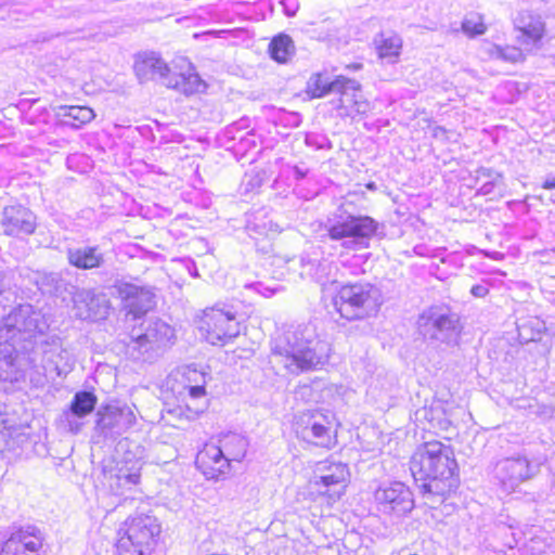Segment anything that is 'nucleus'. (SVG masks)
Returning <instances> with one entry per match:
<instances>
[{
	"label": "nucleus",
	"instance_id": "nucleus-17",
	"mask_svg": "<svg viewBox=\"0 0 555 555\" xmlns=\"http://www.w3.org/2000/svg\"><path fill=\"white\" fill-rule=\"evenodd\" d=\"M317 414H320L322 420L311 425V433L314 439L313 443L320 448L331 449L337 444L336 429L333 428L332 420L327 414L320 413L318 410H309L307 412L310 418L315 417Z\"/></svg>",
	"mask_w": 555,
	"mask_h": 555
},
{
	"label": "nucleus",
	"instance_id": "nucleus-3",
	"mask_svg": "<svg viewBox=\"0 0 555 555\" xmlns=\"http://www.w3.org/2000/svg\"><path fill=\"white\" fill-rule=\"evenodd\" d=\"M332 305L343 320L353 322L375 315L380 308V299L373 284L349 282L335 291Z\"/></svg>",
	"mask_w": 555,
	"mask_h": 555
},
{
	"label": "nucleus",
	"instance_id": "nucleus-7",
	"mask_svg": "<svg viewBox=\"0 0 555 555\" xmlns=\"http://www.w3.org/2000/svg\"><path fill=\"white\" fill-rule=\"evenodd\" d=\"M234 442L235 441H225L223 446L212 441L206 442L196 454V468L207 479H224L230 473L231 462H240L245 456L244 450L233 452L229 449Z\"/></svg>",
	"mask_w": 555,
	"mask_h": 555
},
{
	"label": "nucleus",
	"instance_id": "nucleus-34",
	"mask_svg": "<svg viewBox=\"0 0 555 555\" xmlns=\"http://www.w3.org/2000/svg\"><path fill=\"white\" fill-rule=\"evenodd\" d=\"M299 388H300V390H302V391H306V390H309L310 392L312 391V388H311V386H309V385H301Z\"/></svg>",
	"mask_w": 555,
	"mask_h": 555
},
{
	"label": "nucleus",
	"instance_id": "nucleus-8",
	"mask_svg": "<svg viewBox=\"0 0 555 555\" xmlns=\"http://www.w3.org/2000/svg\"><path fill=\"white\" fill-rule=\"evenodd\" d=\"M164 85L167 89L185 96L203 93L207 88V83L198 75L195 65L186 56H176L172 60Z\"/></svg>",
	"mask_w": 555,
	"mask_h": 555
},
{
	"label": "nucleus",
	"instance_id": "nucleus-29",
	"mask_svg": "<svg viewBox=\"0 0 555 555\" xmlns=\"http://www.w3.org/2000/svg\"><path fill=\"white\" fill-rule=\"evenodd\" d=\"M470 294L474 297L483 298V297L489 295V288L487 286H483V285H480V284H476V285L472 286Z\"/></svg>",
	"mask_w": 555,
	"mask_h": 555
},
{
	"label": "nucleus",
	"instance_id": "nucleus-1",
	"mask_svg": "<svg viewBox=\"0 0 555 555\" xmlns=\"http://www.w3.org/2000/svg\"><path fill=\"white\" fill-rule=\"evenodd\" d=\"M409 469L422 494L439 503L454 495L461 485L454 452L439 440L417 446L409 460Z\"/></svg>",
	"mask_w": 555,
	"mask_h": 555
},
{
	"label": "nucleus",
	"instance_id": "nucleus-6",
	"mask_svg": "<svg viewBox=\"0 0 555 555\" xmlns=\"http://www.w3.org/2000/svg\"><path fill=\"white\" fill-rule=\"evenodd\" d=\"M195 322L199 334L210 345L224 346L242 331L236 313L217 305L203 309Z\"/></svg>",
	"mask_w": 555,
	"mask_h": 555
},
{
	"label": "nucleus",
	"instance_id": "nucleus-2",
	"mask_svg": "<svg viewBox=\"0 0 555 555\" xmlns=\"http://www.w3.org/2000/svg\"><path fill=\"white\" fill-rule=\"evenodd\" d=\"M332 93L338 95L337 107L345 113H360L367 104L359 81L344 75L333 79L325 72L312 73L306 81L304 94L307 100L325 98Z\"/></svg>",
	"mask_w": 555,
	"mask_h": 555
},
{
	"label": "nucleus",
	"instance_id": "nucleus-23",
	"mask_svg": "<svg viewBox=\"0 0 555 555\" xmlns=\"http://www.w3.org/2000/svg\"><path fill=\"white\" fill-rule=\"evenodd\" d=\"M61 111L63 122L72 128H80L95 118L93 108L87 105H65Z\"/></svg>",
	"mask_w": 555,
	"mask_h": 555
},
{
	"label": "nucleus",
	"instance_id": "nucleus-31",
	"mask_svg": "<svg viewBox=\"0 0 555 555\" xmlns=\"http://www.w3.org/2000/svg\"><path fill=\"white\" fill-rule=\"evenodd\" d=\"M134 341L141 347L143 345H145L146 343H149V336L146 334H142V335H139L138 337L134 338Z\"/></svg>",
	"mask_w": 555,
	"mask_h": 555
},
{
	"label": "nucleus",
	"instance_id": "nucleus-19",
	"mask_svg": "<svg viewBox=\"0 0 555 555\" xmlns=\"http://www.w3.org/2000/svg\"><path fill=\"white\" fill-rule=\"evenodd\" d=\"M403 41L395 33H380L374 41V49L379 60L388 63L399 61L402 51Z\"/></svg>",
	"mask_w": 555,
	"mask_h": 555
},
{
	"label": "nucleus",
	"instance_id": "nucleus-20",
	"mask_svg": "<svg viewBox=\"0 0 555 555\" xmlns=\"http://www.w3.org/2000/svg\"><path fill=\"white\" fill-rule=\"evenodd\" d=\"M208 373L193 366H186L182 372V379L188 395L192 399H199L207 396Z\"/></svg>",
	"mask_w": 555,
	"mask_h": 555
},
{
	"label": "nucleus",
	"instance_id": "nucleus-33",
	"mask_svg": "<svg viewBox=\"0 0 555 555\" xmlns=\"http://www.w3.org/2000/svg\"><path fill=\"white\" fill-rule=\"evenodd\" d=\"M365 186H366V189H369V190H371V191L376 190V185H375V183H374V182H369V183H366V185H365Z\"/></svg>",
	"mask_w": 555,
	"mask_h": 555
},
{
	"label": "nucleus",
	"instance_id": "nucleus-14",
	"mask_svg": "<svg viewBox=\"0 0 555 555\" xmlns=\"http://www.w3.org/2000/svg\"><path fill=\"white\" fill-rule=\"evenodd\" d=\"M169 65L159 53L144 51L135 54L133 61V73L141 83L165 79L169 72Z\"/></svg>",
	"mask_w": 555,
	"mask_h": 555
},
{
	"label": "nucleus",
	"instance_id": "nucleus-27",
	"mask_svg": "<svg viewBox=\"0 0 555 555\" xmlns=\"http://www.w3.org/2000/svg\"><path fill=\"white\" fill-rule=\"evenodd\" d=\"M122 410L111 405H104L98 412L96 424L101 428H112L117 425L118 418L121 416Z\"/></svg>",
	"mask_w": 555,
	"mask_h": 555
},
{
	"label": "nucleus",
	"instance_id": "nucleus-24",
	"mask_svg": "<svg viewBox=\"0 0 555 555\" xmlns=\"http://www.w3.org/2000/svg\"><path fill=\"white\" fill-rule=\"evenodd\" d=\"M423 326L430 332L431 337L438 333L456 332L459 330V319L454 314H442L435 317L431 313L423 314Z\"/></svg>",
	"mask_w": 555,
	"mask_h": 555
},
{
	"label": "nucleus",
	"instance_id": "nucleus-12",
	"mask_svg": "<svg viewBox=\"0 0 555 555\" xmlns=\"http://www.w3.org/2000/svg\"><path fill=\"white\" fill-rule=\"evenodd\" d=\"M42 547L41 531L35 526H22L1 543L0 555H39Z\"/></svg>",
	"mask_w": 555,
	"mask_h": 555
},
{
	"label": "nucleus",
	"instance_id": "nucleus-16",
	"mask_svg": "<svg viewBox=\"0 0 555 555\" xmlns=\"http://www.w3.org/2000/svg\"><path fill=\"white\" fill-rule=\"evenodd\" d=\"M311 341H307V346H301L296 343L293 346V351L287 354V367L295 372H306L315 369L322 363L321 358L318 356L315 349L311 346Z\"/></svg>",
	"mask_w": 555,
	"mask_h": 555
},
{
	"label": "nucleus",
	"instance_id": "nucleus-30",
	"mask_svg": "<svg viewBox=\"0 0 555 555\" xmlns=\"http://www.w3.org/2000/svg\"><path fill=\"white\" fill-rule=\"evenodd\" d=\"M541 186L544 190H555V178L545 180Z\"/></svg>",
	"mask_w": 555,
	"mask_h": 555
},
{
	"label": "nucleus",
	"instance_id": "nucleus-21",
	"mask_svg": "<svg viewBox=\"0 0 555 555\" xmlns=\"http://www.w3.org/2000/svg\"><path fill=\"white\" fill-rule=\"evenodd\" d=\"M268 53L279 64H286L295 54V44L291 36L280 33L272 37Z\"/></svg>",
	"mask_w": 555,
	"mask_h": 555
},
{
	"label": "nucleus",
	"instance_id": "nucleus-15",
	"mask_svg": "<svg viewBox=\"0 0 555 555\" xmlns=\"http://www.w3.org/2000/svg\"><path fill=\"white\" fill-rule=\"evenodd\" d=\"M529 21L526 22L525 16H519L520 25L517 27L518 36L521 42L525 43L530 51L539 47L547 37V29L545 22L541 15L530 14Z\"/></svg>",
	"mask_w": 555,
	"mask_h": 555
},
{
	"label": "nucleus",
	"instance_id": "nucleus-10",
	"mask_svg": "<svg viewBox=\"0 0 555 555\" xmlns=\"http://www.w3.org/2000/svg\"><path fill=\"white\" fill-rule=\"evenodd\" d=\"M115 287L122 311L132 320L143 318L156 307L155 295L146 286L124 282Z\"/></svg>",
	"mask_w": 555,
	"mask_h": 555
},
{
	"label": "nucleus",
	"instance_id": "nucleus-28",
	"mask_svg": "<svg viewBox=\"0 0 555 555\" xmlns=\"http://www.w3.org/2000/svg\"><path fill=\"white\" fill-rule=\"evenodd\" d=\"M118 480L124 479L127 483L137 486L140 483L141 480V468L137 467L134 469H131L127 475L125 476H118Z\"/></svg>",
	"mask_w": 555,
	"mask_h": 555
},
{
	"label": "nucleus",
	"instance_id": "nucleus-22",
	"mask_svg": "<svg viewBox=\"0 0 555 555\" xmlns=\"http://www.w3.org/2000/svg\"><path fill=\"white\" fill-rule=\"evenodd\" d=\"M530 49L521 42V39L517 35L515 40L512 42H506L503 46L494 44L490 51V54L496 59L517 63L524 61Z\"/></svg>",
	"mask_w": 555,
	"mask_h": 555
},
{
	"label": "nucleus",
	"instance_id": "nucleus-32",
	"mask_svg": "<svg viewBox=\"0 0 555 555\" xmlns=\"http://www.w3.org/2000/svg\"><path fill=\"white\" fill-rule=\"evenodd\" d=\"M362 67H363L362 63H350L345 66L346 69L353 70V72L360 70V69H362Z\"/></svg>",
	"mask_w": 555,
	"mask_h": 555
},
{
	"label": "nucleus",
	"instance_id": "nucleus-26",
	"mask_svg": "<svg viewBox=\"0 0 555 555\" xmlns=\"http://www.w3.org/2000/svg\"><path fill=\"white\" fill-rule=\"evenodd\" d=\"M487 29L485 17L478 13L467 15L462 22V30L469 37L483 35Z\"/></svg>",
	"mask_w": 555,
	"mask_h": 555
},
{
	"label": "nucleus",
	"instance_id": "nucleus-13",
	"mask_svg": "<svg viewBox=\"0 0 555 555\" xmlns=\"http://www.w3.org/2000/svg\"><path fill=\"white\" fill-rule=\"evenodd\" d=\"M1 225L8 236H28L37 229V218L27 207L10 205L3 209Z\"/></svg>",
	"mask_w": 555,
	"mask_h": 555
},
{
	"label": "nucleus",
	"instance_id": "nucleus-25",
	"mask_svg": "<svg viewBox=\"0 0 555 555\" xmlns=\"http://www.w3.org/2000/svg\"><path fill=\"white\" fill-rule=\"evenodd\" d=\"M98 403V397L92 391H77L70 402L72 413L81 418L93 412Z\"/></svg>",
	"mask_w": 555,
	"mask_h": 555
},
{
	"label": "nucleus",
	"instance_id": "nucleus-18",
	"mask_svg": "<svg viewBox=\"0 0 555 555\" xmlns=\"http://www.w3.org/2000/svg\"><path fill=\"white\" fill-rule=\"evenodd\" d=\"M67 260L76 269L92 270L103 264L104 257L98 246H85L69 249Z\"/></svg>",
	"mask_w": 555,
	"mask_h": 555
},
{
	"label": "nucleus",
	"instance_id": "nucleus-5",
	"mask_svg": "<svg viewBox=\"0 0 555 555\" xmlns=\"http://www.w3.org/2000/svg\"><path fill=\"white\" fill-rule=\"evenodd\" d=\"M318 470V477L308 482L309 498L313 501L322 499L327 505H333L347 492L350 469L345 463L324 461L319 464Z\"/></svg>",
	"mask_w": 555,
	"mask_h": 555
},
{
	"label": "nucleus",
	"instance_id": "nucleus-9",
	"mask_svg": "<svg viewBox=\"0 0 555 555\" xmlns=\"http://www.w3.org/2000/svg\"><path fill=\"white\" fill-rule=\"evenodd\" d=\"M378 230V222L363 215H347L331 223L327 235L332 241L351 238L354 243H364L374 237Z\"/></svg>",
	"mask_w": 555,
	"mask_h": 555
},
{
	"label": "nucleus",
	"instance_id": "nucleus-11",
	"mask_svg": "<svg viewBox=\"0 0 555 555\" xmlns=\"http://www.w3.org/2000/svg\"><path fill=\"white\" fill-rule=\"evenodd\" d=\"M374 500L384 513L404 515L414 507L413 493L402 481H391L379 486L374 492Z\"/></svg>",
	"mask_w": 555,
	"mask_h": 555
},
{
	"label": "nucleus",
	"instance_id": "nucleus-4",
	"mask_svg": "<svg viewBox=\"0 0 555 555\" xmlns=\"http://www.w3.org/2000/svg\"><path fill=\"white\" fill-rule=\"evenodd\" d=\"M162 532L157 519L146 514L131 515L121 524L116 540V555H149Z\"/></svg>",
	"mask_w": 555,
	"mask_h": 555
}]
</instances>
